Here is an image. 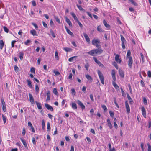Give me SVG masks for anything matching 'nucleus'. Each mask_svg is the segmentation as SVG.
<instances>
[{"label":"nucleus","mask_w":151,"mask_h":151,"mask_svg":"<svg viewBox=\"0 0 151 151\" xmlns=\"http://www.w3.org/2000/svg\"><path fill=\"white\" fill-rule=\"evenodd\" d=\"M103 52V50L101 49H96L91 50L88 52V54L92 56H95V54H101Z\"/></svg>","instance_id":"nucleus-1"},{"label":"nucleus","mask_w":151,"mask_h":151,"mask_svg":"<svg viewBox=\"0 0 151 151\" xmlns=\"http://www.w3.org/2000/svg\"><path fill=\"white\" fill-rule=\"evenodd\" d=\"M92 44L97 47H99L100 46V41L98 39H94L92 41Z\"/></svg>","instance_id":"nucleus-2"},{"label":"nucleus","mask_w":151,"mask_h":151,"mask_svg":"<svg viewBox=\"0 0 151 151\" xmlns=\"http://www.w3.org/2000/svg\"><path fill=\"white\" fill-rule=\"evenodd\" d=\"M97 73L102 84H104V78L102 73L99 70H97Z\"/></svg>","instance_id":"nucleus-3"},{"label":"nucleus","mask_w":151,"mask_h":151,"mask_svg":"<svg viewBox=\"0 0 151 151\" xmlns=\"http://www.w3.org/2000/svg\"><path fill=\"white\" fill-rule=\"evenodd\" d=\"M115 59V61L118 63H120L122 62L121 58H120L119 55L118 54L116 55Z\"/></svg>","instance_id":"nucleus-4"},{"label":"nucleus","mask_w":151,"mask_h":151,"mask_svg":"<svg viewBox=\"0 0 151 151\" xmlns=\"http://www.w3.org/2000/svg\"><path fill=\"white\" fill-rule=\"evenodd\" d=\"M45 107L48 110H50L51 111H53V107L49 104H45Z\"/></svg>","instance_id":"nucleus-5"},{"label":"nucleus","mask_w":151,"mask_h":151,"mask_svg":"<svg viewBox=\"0 0 151 151\" xmlns=\"http://www.w3.org/2000/svg\"><path fill=\"white\" fill-rule=\"evenodd\" d=\"M133 64V60L132 57H129L128 60V66L130 68H132Z\"/></svg>","instance_id":"nucleus-6"},{"label":"nucleus","mask_w":151,"mask_h":151,"mask_svg":"<svg viewBox=\"0 0 151 151\" xmlns=\"http://www.w3.org/2000/svg\"><path fill=\"white\" fill-rule=\"evenodd\" d=\"M77 103L78 105L80 106L81 108L83 109H85V106L80 101L78 100L77 101Z\"/></svg>","instance_id":"nucleus-7"},{"label":"nucleus","mask_w":151,"mask_h":151,"mask_svg":"<svg viewBox=\"0 0 151 151\" xmlns=\"http://www.w3.org/2000/svg\"><path fill=\"white\" fill-rule=\"evenodd\" d=\"M93 60L95 62L97 63L99 66H104L99 61L97 60V59L96 57H93Z\"/></svg>","instance_id":"nucleus-8"},{"label":"nucleus","mask_w":151,"mask_h":151,"mask_svg":"<svg viewBox=\"0 0 151 151\" xmlns=\"http://www.w3.org/2000/svg\"><path fill=\"white\" fill-rule=\"evenodd\" d=\"M142 114L144 117H146V110L145 108L142 106L141 108Z\"/></svg>","instance_id":"nucleus-9"},{"label":"nucleus","mask_w":151,"mask_h":151,"mask_svg":"<svg viewBox=\"0 0 151 151\" xmlns=\"http://www.w3.org/2000/svg\"><path fill=\"white\" fill-rule=\"evenodd\" d=\"M83 35L85 37V38L87 42H88V43H90V40L87 34L85 33H83Z\"/></svg>","instance_id":"nucleus-10"},{"label":"nucleus","mask_w":151,"mask_h":151,"mask_svg":"<svg viewBox=\"0 0 151 151\" xmlns=\"http://www.w3.org/2000/svg\"><path fill=\"white\" fill-rule=\"evenodd\" d=\"M29 100L31 103L33 104L34 103L35 101L31 93H29Z\"/></svg>","instance_id":"nucleus-11"},{"label":"nucleus","mask_w":151,"mask_h":151,"mask_svg":"<svg viewBox=\"0 0 151 151\" xmlns=\"http://www.w3.org/2000/svg\"><path fill=\"white\" fill-rule=\"evenodd\" d=\"M125 107L127 109V112L129 113L130 112V109L129 106L128 105V102L127 101L125 102Z\"/></svg>","instance_id":"nucleus-12"},{"label":"nucleus","mask_w":151,"mask_h":151,"mask_svg":"<svg viewBox=\"0 0 151 151\" xmlns=\"http://www.w3.org/2000/svg\"><path fill=\"white\" fill-rule=\"evenodd\" d=\"M30 33L33 36H37L36 31L34 29L31 30L30 31Z\"/></svg>","instance_id":"nucleus-13"},{"label":"nucleus","mask_w":151,"mask_h":151,"mask_svg":"<svg viewBox=\"0 0 151 151\" xmlns=\"http://www.w3.org/2000/svg\"><path fill=\"white\" fill-rule=\"evenodd\" d=\"M20 140L22 142L24 147L26 148H27L28 147H27V144L25 140L24 139H23L22 138H20Z\"/></svg>","instance_id":"nucleus-14"},{"label":"nucleus","mask_w":151,"mask_h":151,"mask_svg":"<svg viewBox=\"0 0 151 151\" xmlns=\"http://www.w3.org/2000/svg\"><path fill=\"white\" fill-rule=\"evenodd\" d=\"M47 99H46V101H49L50 99V92L49 91H47Z\"/></svg>","instance_id":"nucleus-15"},{"label":"nucleus","mask_w":151,"mask_h":151,"mask_svg":"<svg viewBox=\"0 0 151 151\" xmlns=\"http://www.w3.org/2000/svg\"><path fill=\"white\" fill-rule=\"evenodd\" d=\"M65 20L66 22L69 24V26L72 27V24L70 19L67 17H66L65 18Z\"/></svg>","instance_id":"nucleus-16"},{"label":"nucleus","mask_w":151,"mask_h":151,"mask_svg":"<svg viewBox=\"0 0 151 151\" xmlns=\"http://www.w3.org/2000/svg\"><path fill=\"white\" fill-rule=\"evenodd\" d=\"M85 76L86 78L90 82H92L93 79L88 74L86 75Z\"/></svg>","instance_id":"nucleus-17"},{"label":"nucleus","mask_w":151,"mask_h":151,"mask_svg":"<svg viewBox=\"0 0 151 151\" xmlns=\"http://www.w3.org/2000/svg\"><path fill=\"white\" fill-rule=\"evenodd\" d=\"M119 72L120 76L122 78H124V72L121 69H119Z\"/></svg>","instance_id":"nucleus-18"},{"label":"nucleus","mask_w":151,"mask_h":151,"mask_svg":"<svg viewBox=\"0 0 151 151\" xmlns=\"http://www.w3.org/2000/svg\"><path fill=\"white\" fill-rule=\"evenodd\" d=\"M65 28L67 32L72 36H73V33L67 27L65 26Z\"/></svg>","instance_id":"nucleus-19"},{"label":"nucleus","mask_w":151,"mask_h":151,"mask_svg":"<svg viewBox=\"0 0 151 151\" xmlns=\"http://www.w3.org/2000/svg\"><path fill=\"white\" fill-rule=\"evenodd\" d=\"M103 23L104 25V26L107 28H109L110 27V26L106 22L105 20H104L103 21Z\"/></svg>","instance_id":"nucleus-20"},{"label":"nucleus","mask_w":151,"mask_h":151,"mask_svg":"<svg viewBox=\"0 0 151 151\" xmlns=\"http://www.w3.org/2000/svg\"><path fill=\"white\" fill-rule=\"evenodd\" d=\"M35 103L36 104L37 106L38 109L40 110L41 109H42V106L41 103L38 102L37 101H35Z\"/></svg>","instance_id":"nucleus-21"},{"label":"nucleus","mask_w":151,"mask_h":151,"mask_svg":"<svg viewBox=\"0 0 151 151\" xmlns=\"http://www.w3.org/2000/svg\"><path fill=\"white\" fill-rule=\"evenodd\" d=\"M71 15L72 16V17H73L75 20L76 21L78 20L77 17H76V14L73 12H72L71 13Z\"/></svg>","instance_id":"nucleus-22"},{"label":"nucleus","mask_w":151,"mask_h":151,"mask_svg":"<svg viewBox=\"0 0 151 151\" xmlns=\"http://www.w3.org/2000/svg\"><path fill=\"white\" fill-rule=\"evenodd\" d=\"M27 84L28 86L31 88H32V86L31 84V82L29 79H27Z\"/></svg>","instance_id":"nucleus-23"},{"label":"nucleus","mask_w":151,"mask_h":151,"mask_svg":"<svg viewBox=\"0 0 151 151\" xmlns=\"http://www.w3.org/2000/svg\"><path fill=\"white\" fill-rule=\"evenodd\" d=\"M112 84L116 89H118L119 88V86L115 82V81H112Z\"/></svg>","instance_id":"nucleus-24"},{"label":"nucleus","mask_w":151,"mask_h":151,"mask_svg":"<svg viewBox=\"0 0 151 151\" xmlns=\"http://www.w3.org/2000/svg\"><path fill=\"white\" fill-rule=\"evenodd\" d=\"M4 45V43L3 41L2 40H0V49H2Z\"/></svg>","instance_id":"nucleus-25"},{"label":"nucleus","mask_w":151,"mask_h":151,"mask_svg":"<svg viewBox=\"0 0 151 151\" xmlns=\"http://www.w3.org/2000/svg\"><path fill=\"white\" fill-rule=\"evenodd\" d=\"M28 126L29 127H30L31 129H32V131L33 132H35V131L34 129L32 124V123H28Z\"/></svg>","instance_id":"nucleus-26"},{"label":"nucleus","mask_w":151,"mask_h":151,"mask_svg":"<svg viewBox=\"0 0 151 151\" xmlns=\"http://www.w3.org/2000/svg\"><path fill=\"white\" fill-rule=\"evenodd\" d=\"M72 107L74 109H77V107L76 104L75 103H73L72 104Z\"/></svg>","instance_id":"nucleus-27"},{"label":"nucleus","mask_w":151,"mask_h":151,"mask_svg":"<svg viewBox=\"0 0 151 151\" xmlns=\"http://www.w3.org/2000/svg\"><path fill=\"white\" fill-rule=\"evenodd\" d=\"M127 96L129 100V102L130 103H131L132 102H133V100L131 98L130 96L128 94H127Z\"/></svg>","instance_id":"nucleus-28"},{"label":"nucleus","mask_w":151,"mask_h":151,"mask_svg":"<svg viewBox=\"0 0 151 151\" xmlns=\"http://www.w3.org/2000/svg\"><path fill=\"white\" fill-rule=\"evenodd\" d=\"M121 40L122 42H125L126 41L124 37L122 35H120Z\"/></svg>","instance_id":"nucleus-29"},{"label":"nucleus","mask_w":151,"mask_h":151,"mask_svg":"<svg viewBox=\"0 0 151 151\" xmlns=\"http://www.w3.org/2000/svg\"><path fill=\"white\" fill-rule=\"evenodd\" d=\"M77 6L78 7V8L79 9V10L81 11H85V10L81 6L79 5L78 4L77 5Z\"/></svg>","instance_id":"nucleus-30"},{"label":"nucleus","mask_w":151,"mask_h":151,"mask_svg":"<svg viewBox=\"0 0 151 151\" xmlns=\"http://www.w3.org/2000/svg\"><path fill=\"white\" fill-rule=\"evenodd\" d=\"M131 55V52L129 50H128L127 51V58L129 59V57H131L130 56Z\"/></svg>","instance_id":"nucleus-31"},{"label":"nucleus","mask_w":151,"mask_h":151,"mask_svg":"<svg viewBox=\"0 0 151 151\" xmlns=\"http://www.w3.org/2000/svg\"><path fill=\"white\" fill-rule=\"evenodd\" d=\"M97 30L98 31L101 32H104V31L102 30L101 27L100 26H98L97 27Z\"/></svg>","instance_id":"nucleus-32"},{"label":"nucleus","mask_w":151,"mask_h":151,"mask_svg":"<svg viewBox=\"0 0 151 151\" xmlns=\"http://www.w3.org/2000/svg\"><path fill=\"white\" fill-rule=\"evenodd\" d=\"M77 57V56H74L68 59L69 62H72L73 61L74 59Z\"/></svg>","instance_id":"nucleus-33"},{"label":"nucleus","mask_w":151,"mask_h":151,"mask_svg":"<svg viewBox=\"0 0 151 151\" xmlns=\"http://www.w3.org/2000/svg\"><path fill=\"white\" fill-rule=\"evenodd\" d=\"M55 58L57 60H59V57L58 55V53L57 51H56L55 52Z\"/></svg>","instance_id":"nucleus-34"},{"label":"nucleus","mask_w":151,"mask_h":151,"mask_svg":"<svg viewBox=\"0 0 151 151\" xmlns=\"http://www.w3.org/2000/svg\"><path fill=\"white\" fill-rule=\"evenodd\" d=\"M113 65L115 67V68L117 69H118V67L115 62H114L112 63Z\"/></svg>","instance_id":"nucleus-35"},{"label":"nucleus","mask_w":151,"mask_h":151,"mask_svg":"<svg viewBox=\"0 0 151 151\" xmlns=\"http://www.w3.org/2000/svg\"><path fill=\"white\" fill-rule=\"evenodd\" d=\"M23 53L22 52H20L19 53V58L20 60H22L23 58Z\"/></svg>","instance_id":"nucleus-36"},{"label":"nucleus","mask_w":151,"mask_h":151,"mask_svg":"<svg viewBox=\"0 0 151 151\" xmlns=\"http://www.w3.org/2000/svg\"><path fill=\"white\" fill-rule=\"evenodd\" d=\"M147 145L148 146L147 151H151V146L149 143Z\"/></svg>","instance_id":"nucleus-37"},{"label":"nucleus","mask_w":151,"mask_h":151,"mask_svg":"<svg viewBox=\"0 0 151 151\" xmlns=\"http://www.w3.org/2000/svg\"><path fill=\"white\" fill-rule=\"evenodd\" d=\"M53 93L56 95H57L58 94V93L57 91V90L56 88H54L53 91Z\"/></svg>","instance_id":"nucleus-38"},{"label":"nucleus","mask_w":151,"mask_h":151,"mask_svg":"<svg viewBox=\"0 0 151 151\" xmlns=\"http://www.w3.org/2000/svg\"><path fill=\"white\" fill-rule=\"evenodd\" d=\"M102 108L104 109V111H107V109L105 105H102L101 106Z\"/></svg>","instance_id":"nucleus-39"},{"label":"nucleus","mask_w":151,"mask_h":151,"mask_svg":"<svg viewBox=\"0 0 151 151\" xmlns=\"http://www.w3.org/2000/svg\"><path fill=\"white\" fill-rule=\"evenodd\" d=\"M143 100L144 104L145 105H146L147 104V101L145 97L143 98Z\"/></svg>","instance_id":"nucleus-40"},{"label":"nucleus","mask_w":151,"mask_h":151,"mask_svg":"<svg viewBox=\"0 0 151 151\" xmlns=\"http://www.w3.org/2000/svg\"><path fill=\"white\" fill-rule=\"evenodd\" d=\"M14 70L15 72H17L19 70V68L17 66L15 65L14 67Z\"/></svg>","instance_id":"nucleus-41"},{"label":"nucleus","mask_w":151,"mask_h":151,"mask_svg":"<svg viewBox=\"0 0 151 151\" xmlns=\"http://www.w3.org/2000/svg\"><path fill=\"white\" fill-rule=\"evenodd\" d=\"M31 41L29 40H27L26 42H24V44L27 45H29L28 43L30 42Z\"/></svg>","instance_id":"nucleus-42"},{"label":"nucleus","mask_w":151,"mask_h":151,"mask_svg":"<svg viewBox=\"0 0 151 151\" xmlns=\"http://www.w3.org/2000/svg\"><path fill=\"white\" fill-rule=\"evenodd\" d=\"M55 19L56 20V21L58 23H59V24H60V20L59 19H58V17L55 16Z\"/></svg>","instance_id":"nucleus-43"},{"label":"nucleus","mask_w":151,"mask_h":151,"mask_svg":"<svg viewBox=\"0 0 151 151\" xmlns=\"http://www.w3.org/2000/svg\"><path fill=\"white\" fill-rule=\"evenodd\" d=\"M50 32L51 33L52 35V37H53L55 38V34L52 30H50Z\"/></svg>","instance_id":"nucleus-44"},{"label":"nucleus","mask_w":151,"mask_h":151,"mask_svg":"<svg viewBox=\"0 0 151 151\" xmlns=\"http://www.w3.org/2000/svg\"><path fill=\"white\" fill-rule=\"evenodd\" d=\"M3 29L5 32L7 33L8 32L9 29L6 27L4 26L3 27Z\"/></svg>","instance_id":"nucleus-45"},{"label":"nucleus","mask_w":151,"mask_h":151,"mask_svg":"<svg viewBox=\"0 0 151 151\" xmlns=\"http://www.w3.org/2000/svg\"><path fill=\"white\" fill-rule=\"evenodd\" d=\"M110 116L111 117H113L114 116V113L111 111H110L109 112Z\"/></svg>","instance_id":"nucleus-46"},{"label":"nucleus","mask_w":151,"mask_h":151,"mask_svg":"<svg viewBox=\"0 0 151 151\" xmlns=\"http://www.w3.org/2000/svg\"><path fill=\"white\" fill-rule=\"evenodd\" d=\"M30 71L32 73H35V68H34L32 67L31 68Z\"/></svg>","instance_id":"nucleus-47"},{"label":"nucleus","mask_w":151,"mask_h":151,"mask_svg":"<svg viewBox=\"0 0 151 151\" xmlns=\"http://www.w3.org/2000/svg\"><path fill=\"white\" fill-rule=\"evenodd\" d=\"M53 73L56 76H58L60 74V73L58 71H56L55 70H54L53 71Z\"/></svg>","instance_id":"nucleus-48"},{"label":"nucleus","mask_w":151,"mask_h":151,"mask_svg":"<svg viewBox=\"0 0 151 151\" xmlns=\"http://www.w3.org/2000/svg\"><path fill=\"white\" fill-rule=\"evenodd\" d=\"M115 71L114 70H112L111 71L112 76H115Z\"/></svg>","instance_id":"nucleus-49"},{"label":"nucleus","mask_w":151,"mask_h":151,"mask_svg":"<svg viewBox=\"0 0 151 151\" xmlns=\"http://www.w3.org/2000/svg\"><path fill=\"white\" fill-rule=\"evenodd\" d=\"M16 41L15 40H13L11 42V45H12V47H13L14 46V44L16 42Z\"/></svg>","instance_id":"nucleus-50"},{"label":"nucleus","mask_w":151,"mask_h":151,"mask_svg":"<svg viewBox=\"0 0 151 151\" xmlns=\"http://www.w3.org/2000/svg\"><path fill=\"white\" fill-rule=\"evenodd\" d=\"M2 116L4 122V123H5L6 122V116L4 115H2Z\"/></svg>","instance_id":"nucleus-51"},{"label":"nucleus","mask_w":151,"mask_h":151,"mask_svg":"<svg viewBox=\"0 0 151 151\" xmlns=\"http://www.w3.org/2000/svg\"><path fill=\"white\" fill-rule=\"evenodd\" d=\"M85 68L87 70H88L89 67V65L88 64H86L85 65Z\"/></svg>","instance_id":"nucleus-52"},{"label":"nucleus","mask_w":151,"mask_h":151,"mask_svg":"<svg viewBox=\"0 0 151 151\" xmlns=\"http://www.w3.org/2000/svg\"><path fill=\"white\" fill-rule=\"evenodd\" d=\"M47 131H49L50 130V123H47Z\"/></svg>","instance_id":"nucleus-53"},{"label":"nucleus","mask_w":151,"mask_h":151,"mask_svg":"<svg viewBox=\"0 0 151 151\" xmlns=\"http://www.w3.org/2000/svg\"><path fill=\"white\" fill-rule=\"evenodd\" d=\"M144 144L142 143H141L140 146L142 151H144Z\"/></svg>","instance_id":"nucleus-54"},{"label":"nucleus","mask_w":151,"mask_h":151,"mask_svg":"<svg viewBox=\"0 0 151 151\" xmlns=\"http://www.w3.org/2000/svg\"><path fill=\"white\" fill-rule=\"evenodd\" d=\"M35 91L37 92H38L39 91V88L37 85H35Z\"/></svg>","instance_id":"nucleus-55"},{"label":"nucleus","mask_w":151,"mask_h":151,"mask_svg":"<svg viewBox=\"0 0 151 151\" xmlns=\"http://www.w3.org/2000/svg\"><path fill=\"white\" fill-rule=\"evenodd\" d=\"M121 90L122 94V96H124L125 95V93L124 92V91L122 88H121Z\"/></svg>","instance_id":"nucleus-56"},{"label":"nucleus","mask_w":151,"mask_h":151,"mask_svg":"<svg viewBox=\"0 0 151 151\" xmlns=\"http://www.w3.org/2000/svg\"><path fill=\"white\" fill-rule=\"evenodd\" d=\"M32 24L33 26H34V27H35V28L36 29H37V28H38V26H37V25L35 23H32Z\"/></svg>","instance_id":"nucleus-57"},{"label":"nucleus","mask_w":151,"mask_h":151,"mask_svg":"<svg viewBox=\"0 0 151 151\" xmlns=\"http://www.w3.org/2000/svg\"><path fill=\"white\" fill-rule=\"evenodd\" d=\"M125 42H122V46L123 49H124L125 48V46L124 43Z\"/></svg>","instance_id":"nucleus-58"},{"label":"nucleus","mask_w":151,"mask_h":151,"mask_svg":"<svg viewBox=\"0 0 151 151\" xmlns=\"http://www.w3.org/2000/svg\"><path fill=\"white\" fill-rule=\"evenodd\" d=\"M32 142L34 145L36 144V142L35 138L34 137L32 138Z\"/></svg>","instance_id":"nucleus-59"},{"label":"nucleus","mask_w":151,"mask_h":151,"mask_svg":"<svg viewBox=\"0 0 151 151\" xmlns=\"http://www.w3.org/2000/svg\"><path fill=\"white\" fill-rule=\"evenodd\" d=\"M78 23L79 26L81 27H83V25L82 24H81V23L78 20V21H76Z\"/></svg>","instance_id":"nucleus-60"},{"label":"nucleus","mask_w":151,"mask_h":151,"mask_svg":"<svg viewBox=\"0 0 151 151\" xmlns=\"http://www.w3.org/2000/svg\"><path fill=\"white\" fill-rule=\"evenodd\" d=\"M2 109L4 112H6V105L3 106Z\"/></svg>","instance_id":"nucleus-61"},{"label":"nucleus","mask_w":151,"mask_h":151,"mask_svg":"<svg viewBox=\"0 0 151 151\" xmlns=\"http://www.w3.org/2000/svg\"><path fill=\"white\" fill-rule=\"evenodd\" d=\"M147 75L149 77H151V72L150 71H149L147 72Z\"/></svg>","instance_id":"nucleus-62"},{"label":"nucleus","mask_w":151,"mask_h":151,"mask_svg":"<svg viewBox=\"0 0 151 151\" xmlns=\"http://www.w3.org/2000/svg\"><path fill=\"white\" fill-rule=\"evenodd\" d=\"M1 104L2 105V106L6 105L5 102L4 101V100L3 99H1Z\"/></svg>","instance_id":"nucleus-63"},{"label":"nucleus","mask_w":151,"mask_h":151,"mask_svg":"<svg viewBox=\"0 0 151 151\" xmlns=\"http://www.w3.org/2000/svg\"><path fill=\"white\" fill-rule=\"evenodd\" d=\"M72 73H70L68 76V78L70 80H72Z\"/></svg>","instance_id":"nucleus-64"}]
</instances>
